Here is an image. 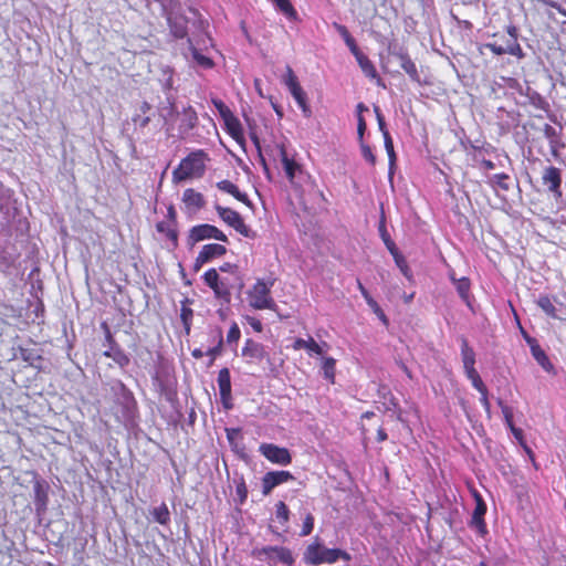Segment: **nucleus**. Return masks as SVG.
<instances>
[{
  "mask_svg": "<svg viewBox=\"0 0 566 566\" xmlns=\"http://www.w3.org/2000/svg\"><path fill=\"white\" fill-rule=\"evenodd\" d=\"M339 559L349 562L352 556L344 549L326 547L318 536L304 548L302 554V560L306 566L331 565Z\"/></svg>",
  "mask_w": 566,
  "mask_h": 566,
  "instance_id": "nucleus-1",
  "label": "nucleus"
},
{
  "mask_svg": "<svg viewBox=\"0 0 566 566\" xmlns=\"http://www.w3.org/2000/svg\"><path fill=\"white\" fill-rule=\"evenodd\" d=\"M461 358L465 376L468 379H470L472 386L480 392L481 405L486 412H490L491 403L489 400V391L478 370L475 369V352L469 345V342L465 337H461Z\"/></svg>",
  "mask_w": 566,
  "mask_h": 566,
  "instance_id": "nucleus-2",
  "label": "nucleus"
},
{
  "mask_svg": "<svg viewBox=\"0 0 566 566\" xmlns=\"http://www.w3.org/2000/svg\"><path fill=\"white\" fill-rule=\"evenodd\" d=\"M208 159L209 156L203 149L190 151L174 169L172 181L178 184L188 179L201 178L206 171Z\"/></svg>",
  "mask_w": 566,
  "mask_h": 566,
  "instance_id": "nucleus-3",
  "label": "nucleus"
},
{
  "mask_svg": "<svg viewBox=\"0 0 566 566\" xmlns=\"http://www.w3.org/2000/svg\"><path fill=\"white\" fill-rule=\"evenodd\" d=\"M273 281L265 282L258 279L252 287L248 291L249 305L254 310H272L276 308V303L271 295Z\"/></svg>",
  "mask_w": 566,
  "mask_h": 566,
  "instance_id": "nucleus-4",
  "label": "nucleus"
},
{
  "mask_svg": "<svg viewBox=\"0 0 566 566\" xmlns=\"http://www.w3.org/2000/svg\"><path fill=\"white\" fill-rule=\"evenodd\" d=\"M506 32L509 38L504 41V44L489 42L484 44V48L489 49L495 55L510 54L522 59L524 53L517 41V28L515 25H509Z\"/></svg>",
  "mask_w": 566,
  "mask_h": 566,
  "instance_id": "nucleus-5",
  "label": "nucleus"
},
{
  "mask_svg": "<svg viewBox=\"0 0 566 566\" xmlns=\"http://www.w3.org/2000/svg\"><path fill=\"white\" fill-rule=\"evenodd\" d=\"M210 239H214L224 243L229 241L228 237L216 226L201 223L190 228L187 235V243L189 247H193L200 241Z\"/></svg>",
  "mask_w": 566,
  "mask_h": 566,
  "instance_id": "nucleus-6",
  "label": "nucleus"
},
{
  "mask_svg": "<svg viewBox=\"0 0 566 566\" xmlns=\"http://www.w3.org/2000/svg\"><path fill=\"white\" fill-rule=\"evenodd\" d=\"M253 555L260 560L280 562L285 566H294L295 563L292 551L284 546H264L254 549Z\"/></svg>",
  "mask_w": 566,
  "mask_h": 566,
  "instance_id": "nucleus-7",
  "label": "nucleus"
},
{
  "mask_svg": "<svg viewBox=\"0 0 566 566\" xmlns=\"http://www.w3.org/2000/svg\"><path fill=\"white\" fill-rule=\"evenodd\" d=\"M216 211L223 222L233 228L241 235L245 238L255 237V233L245 224L242 216L238 211L221 206H216Z\"/></svg>",
  "mask_w": 566,
  "mask_h": 566,
  "instance_id": "nucleus-8",
  "label": "nucleus"
},
{
  "mask_svg": "<svg viewBox=\"0 0 566 566\" xmlns=\"http://www.w3.org/2000/svg\"><path fill=\"white\" fill-rule=\"evenodd\" d=\"M284 83L287 86L291 95L297 103L298 107L302 109L304 116L310 117L311 116V108L307 103V95L302 88L297 76L294 74L291 66L286 67V75L284 78Z\"/></svg>",
  "mask_w": 566,
  "mask_h": 566,
  "instance_id": "nucleus-9",
  "label": "nucleus"
},
{
  "mask_svg": "<svg viewBox=\"0 0 566 566\" xmlns=\"http://www.w3.org/2000/svg\"><path fill=\"white\" fill-rule=\"evenodd\" d=\"M259 452L271 463L279 465H289L292 463V454L285 447H279L274 443H262Z\"/></svg>",
  "mask_w": 566,
  "mask_h": 566,
  "instance_id": "nucleus-10",
  "label": "nucleus"
},
{
  "mask_svg": "<svg viewBox=\"0 0 566 566\" xmlns=\"http://www.w3.org/2000/svg\"><path fill=\"white\" fill-rule=\"evenodd\" d=\"M562 170L555 166L544 168L542 184L556 200L563 197L562 190Z\"/></svg>",
  "mask_w": 566,
  "mask_h": 566,
  "instance_id": "nucleus-11",
  "label": "nucleus"
},
{
  "mask_svg": "<svg viewBox=\"0 0 566 566\" xmlns=\"http://www.w3.org/2000/svg\"><path fill=\"white\" fill-rule=\"evenodd\" d=\"M181 201L184 203V212L190 218L203 209L207 203L205 196L193 188H187L184 191Z\"/></svg>",
  "mask_w": 566,
  "mask_h": 566,
  "instance_id": "nucleus-12",
  "label": "nucleus"
},
{
  "mask_svg": "<svg viewBox=\"0 0 566 566\" xmlns=\"http://www.w3.org/2000/svg\"><path fill=\"white\" fill-rule=\"evenodd\" d=\"M275 149L283 165L286 178L294 185L295 178L303 175L302 166L293 157L289 156L284 144H276Z\"/></svg>",
  "mask_w": 566,
  "mask_h": 566,
  "instance_id": "nucleus-13",
  "label": "nucleus"
},
{
  "mask_svg": "<svg viewBox=\"0 0 566 566\" xmlns=\"http://www.w3.org/2000/svg\"><path fill=\"white\" fill-rule=\"evenodd\" d=\"M242 356L247 358L248 364H260L264 359L270 360V356L263 344L248 338L242 347Z\"/></svg>",
  "mask_w": 566,
  "mask_h": 566,
  "instance_id": "nucleus-14",
  "label": "nucleus"
},
{
  "mask_svg": "<svg viewBox=\"0 0 566 566\" xmlns=\"http://www.w3.org/2000/svg\"><path fill=\"white\" fill-rule=\"evenodd\" d=\"M294 480V475L290 471H270L262 478V493L269 495L274 488Z\"/></svg>",
  "mask_w": 566,
  "mask_h": 566,
  "instance_id": "nucleus-15",
  "label": "nucleus"
},
{
  "mask_svg": "<svg viewBox=\"0 0 566 566\" xmlns=\"http://www.w3.org/2000/svg\"><path fill=\"white\" fill-rule=\"evenodd\" d=\"M217 382H218L220 398H221L223 407L226 409L232 408L231 376H230V370L227 367L221 368L219 370Z\"/></svg>",
  "mask_w": 566,
  "mask_h": 566,
  "instance_id": "nucleus-16",
  "label": "nucleus"
},
{
  "mask_svg": "<svg viewBox=\"0 0 566 566\" xmlns=\"http://www.w3.org/2000/svg\"><path fill=\"white\" fill-rule=\"evenodd\" d=\"M543 134L548 140L552 156L558 158L560 156V150L565 147V144L562 140V127L556 129L552 125L545 124L543 127Z\"/></svg>",
  "mask_w": 566,
  "mask_h": 566,
  "instance_id": "nucleus-17",
  "label": "nucleus"
},
{
  "mask_svg": "<svg viewBox=\"0 0 566 566\" xmlns=\"http://www.w3.org/2000/svg\"><path fill=\"white\" fill-rule=\"evenodd\" d=\"M221 290L224 291V294H221V300L224 302H230L232 291L241 292L244 287V282L241 274H228L226 276H221L220 283Z\"/></svg>",
  "mask_w": 566,
  "mask_h": 566,
  "instance_id": "nucleus-18",
  "label": "nucleus"
},
{
  "mask_svg": "<svg viewBox=\"0 0 566 566\" xmlns=\"http://www.w3.org/2000/svg\"><path fill=\"white\" fill-rule=\"evenodd\" d=\"M355 59L366 77H368L371 81H375L377 86H380L382 88L386 87L384 80L379 76L376 70L375 64L365 53L357 55Z\"/></svg>",
  "mask_w": 566,
  "mask_h": 566,
  "instance_id": "nucleus-19",
  "label": "nucleus"
},
{
  "mask_svg": "<svg viewBox=\"0 0 566 566\" xmlns=\"http://www.w3.org/2000/svg\"><path fill=\"white\" fill-rule=\"evenodd\" d=\"M170 33L176 39H185L188 35V19L180 13L170 12L168 18Z\"/></svg>",
  "mask_w": 566,
  "mask_h": 566,
  "instance_id": "nucleus-20",
  "label": "nucleus"
},
{
  "mask_svg": "<svg viewBox=\"0 0 566 566\" xmlns=\"http://www.w3.org/2000/svg\"><path fill=\"white\" fill-rule=\"evenodd\" d=\"M533 358L547 373L554 371V365L549 360L545 350L541 347L537 339H527Z\"/></svg>",
  "mask_w": 566,
  "mask_h": 566,
  "instance_id": "nucleus-21",
  "label": "nucleus"
},
{
  "mask_svg": "<svg viewBox=\"0 0 566 566\" xmlns=\"http://www.w3.org/2000/svg\"><path fill=\"white\" fill-rule=\"evenodd\" d=\"M156 230L170 242L174 249L178 248L179 232L177 224L163 220L156 223Z\"/></svg>",
  "mask_w": 566,
  "mask_h": 566,
  "instance_id": "nucleus-22",
  "label": "nucleus"
},
{
  "mask_svg": "<svg viewBox=\"0 0 566 566\" xmlns=\"http://www.w3.org/2000/svg\"><path fill=\"white\" fill-rule=\"evenodd\" d=\"M226 125L227 133L237 142L242 143L244 140V133L239 118L231 113L227 117L222 118Z\"/></svg>",
  "mask_w": 566,
  "mask_h": 566,
  "instance_id": "nucleus-23",
  "label": "nucleus"
},
{
  "mask_svg": "<svg viewBox=\"0 0 566 566\" xmlns=\"http://www.w3.org/2000/svg\"><path fill=\"white\" fill-rule=\"evenodd\" d=\"M217 188L226 193L231 195L238 201L251 206V200L245 192L240 191L237 185L228 179H223L217 182Z\"/></svg>",
  "mask_w": 566,
  "mask_h": 566,
  "instance_id": "nucleus-24",
  "label": "nucleus"
},
{
  "mask_svg": "<svg viewBox=\"0 0 566 566\" xmlns=\"http://www.w3.org/2000/svg\"><path fill=\"white\" fill-rule=\"evenodd\" d=\"M192 303H193V300H191L189 297H184L180 301V319L184 325L186 336H189L190 332H191L192 319H193V310L191 308Z\"/></svg>",
  "mask_w": 566,
  "mask_h": 566,
  "instance_id": "nucleus-25",
  "label": "nucleus"
},
{
  "mask_svg": "<svg viewBox=\"0 0 566 566\" xmlns=\"http://www.w3.org/2000/svg\"><path fill=\"white\" fill-rule=\"evenodd\" d=\"M48 490L49 485L44 481L36 480L33 484V492H34V503L36 505L38 510H44L49 496H48Z\"/></svg>",
  "mask_w": 566,
  "mask_h": 566,
  "instance_id": "nucleus-26",
  "label": "nucleus"
},
{
  "mask_svg": "<svg viewBox=\"0 0 566 566\" xmlns=\"http://www.w3.org/2000/svg\"><path fill=\"white\" fill-rule=\"evenodd\" d=\"M198 124V115L192 106L185 107L181 113L180 130L188 133Z\"/></svg>",
  "mask_w": 566,
  "mask_h": 566,
  "instance_id": "nucleus-27",
  "label": "nucleus"
},
{
  "mask_svg": "<svg viewBox=\"0 0 566 566\" xmlns=\"http://www.w3.org/2000/svg\"><path fill=\"white\" fill-rule=\"evenodd\" d=\"M227 253V248L219 243L205 244L200 250V258L210 262L213 259L221 258Z\"/></svg>",
  "mask_w": 566,
  "mask_h": 566,
  "instance_id": "nucleus-28",
  "label": "nucleus"
},
{
  "mask_svg": "<svg viewBox=\"0 0 566 566\" xmlns=\"http://www.w3.org/2000/svg\"><path fill=\"white\" fill-rule=\"evenodd\" d=\"M203 282L213 291L216 297L221 300V294H224V291L221 290V276L216 269H209L205 272Z\"/></svg>",
  "mask_w": 566,
  "mask_h": 566,
  "instance_id": "nucleus-29",
  "label": "nucleus"
},
{
  "mask_svg": "<svg viewBox=\"0 0 566 566\" xmlns=\"http://www.w3.org/2000/svg\"><path fill=\"white\" fill-rule=\"evenodd\" d=\"M400 61L401 69L409 75L412 81L419 82V73L415 62L408 52H398L395 54Z\"/></svg>",
  "mask_w": 566,
  "mask_h": 566,
  "instance_id": "nucleus-30",
  "label": "nucleus"
},
{
  "mask_svg": "<svg viewBox=\"0 0 566 566\" xmlns=\"http://www.w3.org/2000/svg\"><path fill=\"white\" fill-rule=\"evenodd\" d=\"M489 184L494 190L507 192L512 189V178L505 172L495 174Z\"/></svg>",
  "mask_w": 566,
  "mask_h": 566,
  "instance_id": "nucleus-31",
  "label": "nucleus"
},
{
  "mask_svg": "<svg viewBox=\"0 0 566 566\" xmlns=\"http://www.w3.org/2000/svg\"><path fill=\"white\" fill-rule=\"evenodd\" d=\"M103 355L107 358H112L122 368L128 366L130 361L127 354L119 346L108 348Z\"/></svg>",
  "mask_w": 566,
  "mask_h": 566,
  "instance_id": "nucleus-32",
  "label": "nucleus"
},
{
  "mask_svg": "<svg viewBox=\"0 0 566 566\" xmlns=\"http://www.w3.org/2000/svg\"><path fill=\"white\" fill-rule=\"evenodd\" d=\"M187 42L189 44V50L191 52V55L199 66H201L206 70L212 69L214 66L213 60L211 57L206 56L202 53H200V51L193 45L190 38H187Z\"/></svg>",
  "mask_w": 566,
  "mask_h": 566,
  "instance_id": "nucleus-33",
  "label": "nucleus"
},
{
  "mask_svg": "<svg viewBox=\"0 0 566 566\" xmlns=\"http://www.w3.org/2000/svg\"><path fill=\"white\" fill-rule=\"evenodd\" d=\"M452 282L455 285L457 292L459 293L460 297L468 304H470V289H471V282L469 277L463 276L460 279H455L453 275L450 276Z\"/></svg>",
  "mask_w": 566,
  "mask_h": 566,
  "instance_id": "nucleus-34",
  "label": "nucleus"
},
{
  "mask_svg": "<svg viewBox=\"0 0 566 566\" xmlns=\"http://www.w3.org/2000/svg\"><path fill=\"white\" fill-rule=\"evenodd\" d=\"M322 370L325 379L331 384H334L336 375V359L333 357L324 358L322 363Z\"/></svg>",
  "mask_w": 566,
  "mask_h": 566,
  "instance_id": "nucleus-35",
  "label": "nucleus"
},
{
  "mask_svg": "<svg viewBox=\"0 0 566 566\" xmlns=\"http://www.w3.org/2000/svg\"><path fill=\"white\" fill-rule=\"evenodd\" d=\"M154 520L161 524L167 525L170 522V512L166 503H161L159 506L151 511Z\"/></svg>",
  "mask_w": 566,
  "mask_h": 566,
  "instance_id": "nucleus-36",
  "label": "nucleus"
},
{
  "mask_svg": "<svg viewBox=\"0 0 566 566\" xmlns=\"http://www.w3.org/2000/svg\"><path fill=\"white\" fill-rule=\"evenodd\" d=\"M149 111H150V105L147 102H144L140 105L142 114H136L133 117L134 124L136 126H138L139 128H145L149 124V122H150V117L147 115V113Z\"/></svg>",
  "mask_w": 566,
  "mask_h": 566,
  "instance_id": "nucleus-37",
  "label": "nucleus"
},
{
  "mask_svg": "<svg viewBox=\"0 0 566 566\" xmlns=\"http://www.w3.org/2000/svg\"><path fill=\"white\" fill-rule=\"evenodd\" d=\"M537 305L547 316L553 318L557 316L556 307L548 295H541L537 300Z\"/></svg>",
  "mask_w": 566,
  "mask_h": 566,
  "instance_id": "nucleus-38",
  "label": "nucleus"
},
{
  "mask_svg": "<svg viewBox=\"0 0 566 566\" xmlns=\"http://www.w3.org/2000/svg\"><path fill=\"white\" fill-rule=\"evenodd\" d=\"M275 6L291 20L298 19L297 12L290 0H272Z\"/></svg>",
  "mask_w": 566,
  "mask_h": 566,
  "instance_id": "nucleus-39",
  "label": "nucleus"
},
{
  "mask_svg": "<svg viewBox=\"0 0 566 566\" xmlns=\"http://www.w3.org/2000/svg\"><path fill=\"white\" fill-rule=\"evenodd\" d=\"M223 348V335L221 328L217 329V344L216 346L209 348L206 352V355L210 356V363L209 365H212L216 357L221 355Z\"/></svg>",
  "mask_w": 566,
  "mask_h": 566,
  "instance_id": "nucleus-40",
  "label": "nucleus"
},
{
  "mask_svg": "<svg viewBox=\"0 0 566 566\" xmlns=\"http://www.w3.org/2000/svg\"><path fill=\"white\" fill-rule=\"evenodd\" d=\"M470 149L473 151L472 154V158L475 160V161H479L481 167L484 169V170H493L495 168V164L490 160V159H480V154H481V148H479L478 146H474V145H471L470 146Z\"/></svg>",
  "mask_w": 566,
  "mask_h": 566,
  "instance_id": "nucleus-41",
  "label": "nucleus"
},
{
  "mask_svg": "<svg viewBox=\"0 0 566 566\" xmlns=\"http://www.w3.org/2000/svg\"><path fill=\"white\" fill-rule=\"evenodd\" d=\"M275 516L282 525H285L290 520V510L283 501L275 504Z\"/></svg>",
  "mask_w": 566,
  "mask_h": 566,
  "instance_id": "nucleus-42",
  "label": "nucleus"
},
{
  "mask_svg": "<svg viewBox=\"0 0 566 566\" xmlns=\"http://www.w3.org/2000/svg\"><path fill=\"white\" fill-rule=\"evenodd\" d=\"M497 405L501 408V411L503 413V417H504V420H505V423H506L507 428L512 432L513 429L516 428L515 424H514V421H513V410H512V408L509 407L507 405H505L502 399L497 400Z\"/></svg>",
  "mask_w": 566,
  "mask_h": 566,
  "instance_id": "nucleus-43",
  "label": "nucleus"
},
{
  "mask_svg": "<svg viewBox=\"0 0 566 566\" xmlns=\"http://www.w3.org/2000/svg\"><path fill=\"white\" fill-rule=\"evenodd\" d=\"M392 256H394V260H395L397 266L400 269L401 273L407 279L410 280L412 277V274H411V270L406 261V258L399 251L394 253Z\"/></svg>",
  "mask_w": 566,
  "mask_h": 566,
  "instance_id": "nucleus-44",
  "label": "nucleus"
},
{
  "mask_svg": "<svg viewBox=\"0 0 566 566\" xmlns=\"http://www.w3.org/2000/svg\"><path fill=\"white\" fill-rule=\"evenodd\" d=\"M235 493H237L239 503L243 504L247 501V499H248V486H247V483H245L243 476H241L235 482Z\"/></svg>",
  "mask_w": 566,
  "mask_h": 566,
  "instance_id": "nucleus-45",
  "label": "nucleus"
},
{
  "mask_svg": "<svg viewBox=\"0 0 566 566\" xmlns=\"http://www.w3.org/2000/svg\"><path fill=\"white\" fill-rule=\"evenodd\" d=\"M314 521H315V518H314L313 514L307 513L306 516L304 517L302 530L300 532V536H302V537L308 536L313 532Z\"/></svg>",
  "mask_w": 566,
  "mask_h": 566,
  "instance_id": "nucleus-46",
  "label": "nucleus"
},
{
  "mask_svg": "<svg viewBox=\"0 0 566 566\" xmlns=\"http://www.w3.org/2000/svg\"><path fill=\"white\" fill-rule=\"evenodd\" d=\"M474 499H475V509L473 511L472 515H475L476 517H484L486 513V504L483 501L481 494L479 492H474Z\"/></svg>",
  "mask_w": 566,
  "mask_h": 566,
  "instance_id": "nucleus-47",
  "label": "nucleus"
},
{
  "mask_svg": "<svg viewBox=\"0 0 566 566\" xmlns=\"http://www.w3.org/2000/svg\"><path fill=\"white\" fill-rule=\"evenodd\" d=\"M360 150L363 158L371 166L376 165V156L369 145L364 142L360 143Z\"/></svg>",
  "mask_w": 566,
  "mask_h": 566,
  "instance_id": "nucleus-48",
  "label": "nucleus"
},
{
  "mask_svg": "<svg viewBox=\"0 0 566 566\" xmlns=\"http://www.w3.org/2000/svg\"><path fill=\"white\" fill-rule=\"evenodd\" d=\"M211 103L219 112L221 118H224L232 113V111L220 98H211Z\"/></svg>",
  "mask_w": 566,
  "mask_h": 566,
  "instance_id": "nucleus-49",
  "label": "nucleus"
},
{
  "mask_svg": "<svg viewBox=\"0 0 566 566\" xmlns=\"http://www.w3.org/2000/svg\"><path fill=\"white\" fill-rule=\"evenodd\" d=\"M471 525L474 526L481 536H484L488 533L486 523L484 517H476L472 515Z\"/></svg>",
  "mask_w": 566,
  "mask_h": 566,
  "instance_id": "nucleus-50",
  "label": "nucleus"
},
{
  "mask_svg": "<svg viewBox=\"0 0 566 566\" xmlns=\"http://www.w3.org/2000/svg\"><path fill=\"white\" fill-rule=\"evenodd\" d=\"M241 337V331L238 326V324L234 322L229 328L228 335H227V342L229 344L237 343Z\"/></svg>",
  "mask_w": 566,
  "mask_h": 566,
  "instance_id": "nucleus-51",
  "label": "nucleus"
},
{
  "mask_svg": "<svg viewBox=\"0 0 566 566\" xmlns=\"http://www.w3.org/2000/svg\"><path fill=\"white\" fill-rule=\"evenodd\" d=\"M385 146H386V150L389 156L390 164L394 165L395 160H396V154H395L392 140H391V137H390L388 130H385Z\"/></svg>",
  "mask_w": 566,
  "mask_h": 566,
  "instance_id": "nucleus-52",
  "label": "nucleus"
},
{
  "mask_svg": "<svg viewBox=\"0 0 566 566\" xmlns=\"http://www.w3.org/2000/svg\"><path fill=\"white\" fill-rule=\"evenodd\" d=\"M304 349H306L310 355H312V354L322 355L323 354L322 347L315 342V339L313 337H308V339H306V345H305Z\"/></svg>",
  "mask_w": 566,
  "mask_h": 566,
  "instance_id": "nucleus-53",
  "label": "nucleus"
},
{
  "mask_svg": "<svg viewBox=\"0 0 566 566\" xmlns=\"http://www.w3.org/2000/svg\"><path fill=\"white\" fill-rule=\"evenodd\" d=\"M380 231L382 233V239H384V242L387 247V249L389 250V252L391 253V255L396 252H398V248L396 245V243L390 239V237L388 235L387 231H386V228L385 226H381L380 228Z\"/></svg>",
  "mask_w": 566,
  "mask_h": 566,
  "instance_id": "nucleus-54",
  "label": "nucleus"
},
{
  "mask_svg": "<svg viewBox=\"0 0 566 566\" xmlns=\"http://www.w3.org/2000/svg\"><path fill=\"white\" fill-rule=\"evenodd\" d=\"M366 128H367V124H366L365 118L363 117L361 114H358V116H357V135H358L359 143L364 142V134L366 132Z\"/></svg>",
  "mask_w": 566,
  "mask_h": 566,
  "instance_id": "nucleus-55",
  "label": "nucleus"
},
{
  "mask_svg": "<svg viewBox=\"0 0 566 566\" xmlns=\"http://www.w3.org/2000/svg\"><path fill=\"white\" fill-rule=\"evenodd\" d=\"M344 42L346 43V45L348 46L349 51L352 52V54L355 57L363 53L360 51V49L358 48V45L356 43V40L354 39L353 35H350L349 38H346V40H344Z\"/></svg>",
  "mask_w": 566,
  "mask_h": 566,
  "instance_id": "nucleus-56",
  "label": "nucleus"
},
{
  "mask_svg": "<svg viewBox=\"0 0 566 566\" xmlns=\"http://www.w3.org/2000/svg\"><path fill=\"white\" fill-rule=\"evenodd\" d=\"M344 42L346 43V45L348 46L349 51L352 52V54L355 57L363 53L360 51V49L358 48V45L356 43V40L354 39L353 35H350L349 38H346V40H344Z\"/></svg>",
  "mask_w": 566,
  "mask_h": 566,
  "instance_id": "nucleus-57",
  "label": "nucleus"
},
{
  "mask_svg": "<svg viewBox=\"0 0 566 566\" xmlns=\"http://www.w3.org/2000/svg\"><path fill=\"white\" fill-rule=\"evenodd\" d=\"M165 221H168V222H171V223H175L178 226L177 211H176V208L174 205H169L167 207V213L165 217Z\"/></svg>",
  "mask_w": 566,
  "mask_h": 566,
  "instance_id": "nucleus-58",
  "label": "nucleus"
},
{
  "mask_svg": "<svg viewBox=\"0 0 566 566\" xmlns=\"http://www.w3.org/2000/svg\"><path fill=\"white\" fill-rule=\"evenodd\" d=\"M368 305L374 311V313L381 319V322L385 325H388V318H387L386 314L384 313V311L380 308L379 304L375 301V304L371 303V304H368Z\"/></svg>",
  "mask_w": 566,
  "mask_h": 566,
  "instance_id": "nucleus-59",
  "label": "nucleus"
},
{
  "mask_svg": "<svg viewBox=\"0 0 566 566\" xmlns=\"http://www.w3.org/2000/svg\"><path fill=\"white\" fill-rule=\"evenodd\" d=\"M357 287L360 291V293L367 304H371V303L375 304L374 297L369 294V292L367 291V289L364 286V284L361 283V281L359 279H357Z\"/></svg>",
  "mask_w": 566,
  "mask_h": 566,
  "instance_id": "nucleus-60",
  "label": "nucleus"
},
{
  "mask_svg": "<svg viewBox=\"0 0 566 566\" xmlns=\"http://www.w3.org/2000/svg\"><path fill=\"white\" fill-rule=\"evenodd\" d=\"M247 322L252 327V329L256 333H261L263 331V324L262 322L253 316H247Z\"/></svg>",
  "mask_w": 566,
  "mask_h": 566,
  "instance_id": "nucleus-61",
  "label": "nucleus"
},
{
  "mask_svg": "<svg viewBox=\"0 0 566 566\" xmlns=\"http://www.w3.org/2000/svg\"><path fill=\"white\" fill-rule=\"evenodd\" d=\"M220 271L226 272L228 274H241L238 265L232 263H224L223 265L220 266Z\"/></svg>",
  "mask_w": 566,
  "mask_h": 566,
  "instance_id": "nucleus-62",
  "label": "nucleus"
},
{
  "mask_svg": "<svg viewBox=\"0 0 566 566\" xmlns=\"http://www.w3.org/2000/svg\"><path fill=\"white\" fill-rule=\"evenodd\" d=\"M514 438L521 443L524 446L525 450L528 452V453H532L531 449L524 444V434H523V430L521 428H515L513 429L512 431Z\"/></svg>",
  "mask_w": 566,
  "mask_h": 566,
  "instance_id": "nucleus-63",
  "label": "nucleus"
},
{
  "mask_svg": "<svg viewBox=\"0 0 566 566\" xmlns=\"http://www.w3.org/2000/svg\"><path fill=\"white\" fill-rule=\"evenodd\" d=\"M334 28L336 29L338 34L343 38V40H346V38H349L352 35L346 25L335 22Z\"/></svg>",
  "mask_w": 566,
  "mask_h": 566,
  "instance_id": "nucleus-64",
  "label": "nucleus"
}]
</instances>
